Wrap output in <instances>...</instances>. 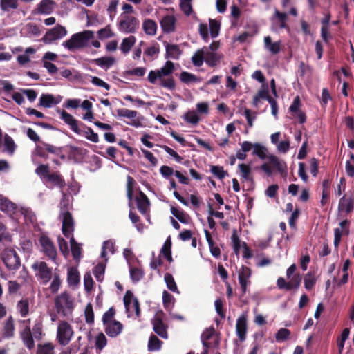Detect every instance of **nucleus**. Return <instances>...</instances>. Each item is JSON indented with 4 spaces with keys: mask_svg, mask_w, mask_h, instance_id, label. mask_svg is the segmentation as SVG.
<instances>
[{
    "mask_svg": "<svg viewBox=\"0 0 354 354\" xmlns=\"http://www.w3.org/2000/svg\"><path fill=\"white\" fill-rule=\"evenodd\" d=\"M68 283L70 286H77L80 282V274L77 269L71 268L68 271Z\"/></svg>",
    "mask_w": 354,
    "mask_h": 354,
    "instance_id": "38",
    "label": "nucleus"
},
{
    "mask_svg": "<svg viewBox=\"0 0 354 354\" xmlns=\"http://www.w3.org/2000/svg\"><path fill=\"white\" fill-rule=\"evenodd\" d=\"M239 168L241 171V177L245 180H251V168L249 165L245 164H240L239 165Z\"/></svg>",
    "mask_w": 354,
    "mask_h": 354,
    "instance_id": "52",
    "label": "nucleus"
},
{
    "mask_svg": "<svg viewBox=\"0 0 354 354\" xmlns=\"http://www.w3.org/2000/svg\"><path fill=\"white\" fill-rule=\"evenodd\" d=\"M57 112L60 115V119L70 127L71 131L77 134L82 133V130L79 128L77 120L72 115L64 110L58 109Z\"/></svg>",
    "mask_w": 354,
    "mask_h": 354,
    "instance_id": "14",
    "label": "nucleus"
},
{
    "mask_svg": "<svg viewBox=\"0 0 354 354\" xmlns=\"http://www.w3.org/2000/svg\"><path fill=\"white\" fill-rule=\"evenodd\" d=\"M4 147L6 151L10 154H12L15 150L16 145L14 142V140L10 136L8 135H6L4 138Z\"/></svg>",
    "mask_w": 354,
    "mask_h": 354,
    "instance_id": "51",
    "label": "nucleus"
},
{
    "mask_svg": "<svg viewBox=\"0 0 354 354\" xmlns=\"http://www.w3.org/2000/svg\"><path fill=\"white\" fill-rule=\"evenodd\" d=\"M67 34L68 31L66 28L60 24H57L55 27L48 29L43 36L41 40L46 44H51L57 40L62 39L66 36Z\"/></svg>",
    "mask_w": 354,
    "mask_h": 354,
    "instance_id": "7",
    "label": "nucleus"
},
{
    "mask_svg": "<svg viewBox=\"0 0 354 354\" xmlns=\"http://www.w3.org/2000/svg\"><path fill=\"white\" fill-rule=\"evenodd\" d=\"M151 322L153 331L161 338L167 339V326L164 324L162 319L155 317Z\"/></svg>",
    "mask_w": 354,
    "mask_h": 354,
    "instance_id": "19",
    "label": "nucleus"
},
{
    "mask_svg": "<svg viewBox=\"0 0 354 354\" xmlns=\"http://www.w3.org/2000/svg\"><path fill=\"white\" fill-rule=\"evenodd\" d=\"M214 334L213 329H206L201 335V342L204 348H209V344L207 341L212 337Z\"/></svg>",
    "mask_w": 354,
    "mask_h": 354,
    "instance_id": "58",
    "label": "nucleus"
},
{
    "mask_svg": "<svg viewBox=\"0 0 354 354\" xmlns=\"http://www.w3.org/2000/svg\"><path fill=\"white\" fill-rule=\"evenodd\" d=\"M39 245L43 253L50 260L55 262L57 250L53 242L48 236L41 234L39 239Z\"/></svg>",
    "mask_w": 354,
    "mask_h": 354,
    "instance_id": "11",
    "label": "nucleus"
},
{
    "mask_svg": "<svg viewBox=\"0 0 354 354\" xmlns=\"http://www.w3.org/2000/svg\"><path fill=\"white\" fill-rule=\"evenodd\" d=\"M61 100L62 97L59 95L55 97L52 94L43 93L39 97V105L44 108H51L59 104Z\"/></svg>",
    "mask_w": 354,
    "mask_h": 354,
    "instance_id": "16",
    "label": "nucleus"
},
{
    "mask_svg": "<svg viewBox=\"0 0 354 354\" xmlns=\"http://www.w3.org/2000/svg\"><path fill=\"white\" fill-rule=\"evenodd\" d=\"M32 336L36 339H40L42 336V324L40 321H36L32 328Z\"/></svg>",
    "mask_w": 354,
    "mask_h": 354,
    "instance_id": "63",
    "label": "nucleus"
},
{
    "mask_svg": "<svg viewBox=\"0 0 354 354\" xmlns=\"http://www.w3.org/2000/svg\"><path fill=\"white\" fill-rule=\"evenodd\" d=\"M136 202L139 212L142 214H146L149 207V201L146 195L140 192V196L136 198Z\"/></svg>",
    "mask_w": 354,
    "mask_h": 354,
    "instance_id": "29",
    "label": "nucleus"
},
{
    "mask_svg": "<svg viewBox=\"0 0 354 354\" xmlns=\"http://www.w3.org/2000/svg\"><path fill=\"white\" fill-rule=\"evenodd\" d=\"M80 135L84 136L87 140L94 143L98 142L99 141L98 134L95 133L91 127H86Z\"/></svg>",
    "mask_w": 354,
    "mask_h": 354,
    "instance_id": "44",
    "label": "nucleus"
},
{
    "mask_svg": "<svg viewBox=\"0 0 354 354\" xmlns=\"http://www.w3.org/2000/svg\"><path fill=\"white\" fill-rule=\"evenodd\" d=\"M162 301L165 308L169 310L173 307L174 297L167 291L165 290L162 293Z\"/></svg>",
    "mask_w": 354,
    "mask_h": 354,
    "instance_id": "45",
    "label": "nucleus"
},
{
    "mask_svg": "<svg viewBox=\"0 0 354 354\" xmlns=\"http://www.w3.org/2000/svg\"><path fill=\"white\" fill-rule=\"evenodd\" d=\"M52 277L53 280L49 286V289L52 293H56L60 288L62 281L59 275L56 272L53 274V276Z\"/></svg>",
    "mask_w": 354,
    "mask_h": 354,
    "instance_id": "46",
    "label": "nucleus"
},
{
    "mask_svg": "<svg viewBox=\"0 0 354 354\" xmlns=\"http://www.w3.org/2000/svg\"><path fill=\"white\" fill-rule=\"evenodd\" d=\"M157 28V24L152 19H145L142 23L143 30L148 35H155L156 34Z\"/></svg>",
    "mask_w": 354,
    "mask_h": 354,
    "instance_id": "32",
    "label": "nucleus"
},
{
    "mask_svg": "<svg viewBox=\"0 0 354 354\" xmlns=\"http://www.w3.org/2000/svg\"><path fill=\"white\" fill-rule=\"evenodd\" d=\"M93 62L97 66L106 71L112 67L115 62V59L113 57L104 56L93 59Z\"/></svg>",
    "mask_w": 354,
    "mask_h": 354,
    "instance_id": "26",
    "label": "nucleus"
},
{
    "mask_svg": "<svg viewBox=\"0 0 354 354\" xmlns=\"http://www.w3.org/2000/svg\"><path fill=\"white\" fill-rule=\"evenodd\" d=\"M73 336V330L71 325L66 321H62L57 326V339L60 345L68 344Z\"/></svg>",
    "mask_w": 354,
    "mask_h": 354,
    "instance_id": "8",
    "label": "nucleus"
},
{
    "mask_svg": "<svg viewBox=\"0 0 354 354\" xmlns=\"http://www.w3.org/2000/svg\"><path fill=\"white\" fill-rule=\"evenodd\" d=\"M164 279L167 287L169 290L174 292L179 293L177 285L174 281L173 276L169 273H166L164 277Z\"/></svg>",
    "mask_w": 354,
    "mask_h": 354,
    "instance_id": "43",
    "label": "nucleus"
},
{
    "mask_svg": "<svg viewBox=\"0 0 354 354\" xmlns=\"http://www.w3.org/2000/svg\"><path fill=\"white\" fill-rule=\"evenodd\" d=\"M68 238H70L71 249L73 259L75 261H80L82 258V248L75 241L72 234Z\"/></svg>",
    "mask_w": 354,
    "mask_h": 354,
    "instance_id": "33",
    "label": "nucleus"
},
{
    "mask_svg": "<svg viewBox=\"0 0 354 354\" xmlns=\"http://www.w3.org/2000/svg\"><path fill=\"white\" fill-rule=\"evenodd\" d=\"M86 322L92 324L94 322V313L93 306L91 304H88L84 310Z\"/></svg>",
    "mask_w": 354,
    "mask_h": 354,
    "instance_id": "56",
    "label": "nucleus"
},
{
    "mask_svg": "<svg viewBox=\"0 0 354 354\" xmlns=\"http://www.w3.org/2000/svg\"><path fill=\"white\" fill-rule=\"evenodd\" d=\"M272 22V30L277 31L280 29H289L286 24L288 19V14L286 12H280L277 9H275L274 15L271 17Z\"/></svg>",
    "mask_w": 354,
    "mask_h": 354,
    "instance_id": "13",
    "label": "nucleus"
},
{
    "mask_svg": "<svg viewBox=\"0 0 354 354\" xmlns=\"http://www.w3.org/2000/svg\"><path fill=\"white\" fill-rule=\"evenodd\" d=\"M46 183H50L51 185L57 186L60 188L65 185V182L62 176L57 173L49 174L44 180Z\"/></svg>",
    "mask_w": 354,
    "mask_h": 354,
    "instance_id": "30",
    "label": "nucleus"
},
{
    "mask_svg": "<svg viewBox=\"0 0 354 354\" xmlns=\"http://www.w3.org/2000/svg\"><path fill=\"white\" fill-rule=\"evenodd\" d=\"M165 47L166 50L165 58L166 59H178L182 54V51L180 49L178 45L176 44H170L168 43H165Z\"/></svg>",
    "mask_w": 354,
    "mask_h": 354,
    "instance_id": "21",
    "label": "nucleus"
},
{
    "mask_svg": "<svg viewBox=\"0 0 354 354\" xmlns=\"http://www.w3.org/2000/svg\"><path fill=\"white\" fill-rule=\"evenodd\" d=\"M267 149L260 143H254V147L252 151V154L258 156L261 160H265L266 156Z\"/></svg>",
    "mask_w": 354,
    "mask_h": 354,
    "instance_id": "42",
    "label": "nucleus"
},
{
    "mask_svg": "<svg viewBox=\"0 0 354 354\" xmlns=\"http://www.w3.org/2000/svg\"><path fill=\"white\" fill-rule=\"evenodd\" d=\"M158 80L160 81V85L163 88L169 90H174L176 87L175 81L172 77H169L166 79H164L163 77Z\"/></svg>",
    "mask_w": 354,
    "mask_h": 354,
    "instance_id": "54",
    "label": "nucleus"
},
{
    "mask_svg": "<svg viewBox=\"0 0 354 354\" xmlns=\"http://www.w3.org/2000/svg\"><path fill=\"white\" fill-rule=\"evenodd\" d=\"M130 277L133 283L138 282L143 277V272L137 268H130Z\"/></svg>",
    "mask_w": 354,
    "mask_h": 354,
    "instance_id": "49",
    "label": "nucleus"
},
{
    "mask_svg": "<svg viewBox=\"0 0 354 354\" xmlns=\"http://www.w3.org/2000/svg\"><path fill=\"white\" fill-rule=\"evenodd\" d=\"M0 7L2 11L9 12L18 7L17 0H0Z\"/></svg>",
    "mask_w": 354,
    "mask_h": 354,
    "instance_id": "40",
    "label": "nucleus"
},
{
    "mask_svg": "<svg viewBox=\"0 0 354 354\" xmlns=\"http://www.w3.org/2000/svg\"><path fill=\"white\" fill-rule=\"evenodd\" d=\"M104 327L106 334L110 337H115L118 336L123 328L122 324L116 320H114L113 322H109L104 325Z\"/></svg>",
    "mask_w": 354,
    "mask_h": 354,
    "instance_id": "18",
    "label": "nucleus"
},
{
    "mask_svg": "<svg viewBox=\"0 0 354 354\" xmlns=\"http://www.w3.org/2000/svg\"><path fill=\"white\" fill-rule=\"evenodd\" d=\"M281 44V42L280 41L272 42L270 36H266L264 37L265 49L273 55H276L280 52Z\"/></svg>",
    "mask_w": 354,
    "mask_h": 354,
    "instance_id": "25",
    "label": "nucleus"
},
{
    "mask_svg": "<svg viewBox=\"0 0 354 354\" xmlns=\"http://www.w3.org/2000/svg\"><path fill=\"white\" fill-rule=\"evenodd\" d=\"M184 120L190 124H196L199 122V117L196 111H189L187 113H186L184 115Z\"/></svg>",
    "mask_w": 354,
    "mask_h": 354,
    "instance_id": "48",
    "label": "nucleus"
},
{
    "mask_svg": "<svg viewBox=\"0 0 354 354\" xmlns=\"http://www.w3.org/2000/svg\"><path fill=\"white\" fill-rule=\"evenodd\" d=\"M247 331V319L246 316L241 315L236 320V333L239 337L240 341L243 342L246 338Z\"/></svg>",
    "mask_w": 354,
    "mask_h": 354,
    "instance_id": "17",
    "label": "nucleus"
},
{
    "mask_svg": "<svg viewBox=\"0 0 354 354\" xmlns=\"http://www.w3.org/2000/svg\"><path fill=\"white\" fill-rule=\"evenodd\" d=\"M160 26L163 32L170 33L175 29L176 20L172 15H166L160 20Z\"/></svg>",
    "mask_w": 354,
    "mask_h": 354,
    "instance_id": "24",
    "label": "nucleus"
},
{
    "mask_svg": "<svg viewBox=\"0 0 354 354\" xmlns=\"http://www.w3.org/2000/svg\"><path fill=\"white\" fill-rule=\"evenodd\" d=\"M55 3L53 0H41L37 5L35 12L42 15H50L54 10Z\"/></svg>",
    "mask_w": 354,
    "mask_h": 354,
    "instance_id": "22",
    "label": "nucleus"
},
{
    "mask_svg": "<svg viewBox=\"0 0 354 354\" xmlns=\"http://www.w3.org/2000/svg\"><path fill=\"white\" fill-rule=\"evenodd\" d=\"M161 253L169 261H172L171 252V241L169 239H167L165 242L163 246L161 248Z\"/></svg>",
    "mask_w": 354,
    "mask_h": 354,
    "instance_id": "55",
    "label": "nucleus"
},
{
    "mask_svg": "<svg viewBox=\"0 0 354 354\" xmlns=\"http://www.w3.org/2000/svg\"><path fill=\"white\" fill-rule=\"evenodd\" d=\"M56 311L63 317L71 315L75 304L74 299L66 291L58 295L55 299Z\"/></svg>",
    "mask_w": 354,
    "mask_h": 354,
    "instance_id": "3",
    "label": "nucleus"
},
{
    "mask_svg": "<svg viewBox=\"0 0 354 354\" xmlns=\"http://www.w3.org/2000/svg\"><path fill=\"white\" fill-rule=\"evenodd\" d=\"M16 209V205L6 197L0 195V209L8 214H12Z\"/></svg>",
    "mask_w": 354,
    "mask_h": 354,
    "instance_id": "31",
    "label": "nucleus"
},
{
    "mask_svg": "<svg viewBox=\"0 0 354 354\" xmlns=\"http://www.w3.org/2000/svg\"><path fill=\"white\" fill-rule=\"evenodd\" d=\"M304 287L307 290H311L316 283V279L311 272H308L304 279Z\"/></svg>",
    "mask_w": 354,
    "mask_h": 354,
    "instance_id": "50",
    "label": "nucleus"
},
{
    "mask_svg": "<svg viewBox=\"0 0 354 354\" xmlns=\"http://www.w3.org/2000/svg\"><path fill=\"white\" fill-rule=\"evenodd\" d=\"M21 339L24 345L28 348L32 349L35 346L34 340L30 326L27 325L20 333Z\"/></svg>",
    "mask_w": 354,
    "mask_h": 354,
    "instance_id": "23",
    "label": "nucleus"
},
{
    "mask_svg": "<svg viewBox=\"0 0 354 354\" xmlns=\"http://www.w3.org/2000/svg\"><path fill=\"white\" fill-rule=\"evenodd\" d=\"M268 163L281 174L286 172V165L283 161L280 160L277 156L274 155H270L268 157Z\"/></svg>",
    "mask_w": 354,
    "mask_h": 354,
    "instance_id": "27",
    "label": "nucleus"
},
{
    "mask_svg": "<svg viewBox=\"0 0 354 354\" xmlns=\"http://www.w3.org/2000/svg\"><path fill=\"white\" fill-rule=\"evenodd\" d=\"M175 70L174 64L171 61H167L163 66L157 70H151L148 74V81L153 84H156L158 80L171 75Z\"/></svg>",
    "mask_w": 354,
    "mask_h": 354,
    "instance_id": "5",
    "label": "nucleus"
},
{
    "mask_svg": "<svg viewBox=\"0 0 354 354\" xmlns=\"http://www.w3.org/2000/svg\"><path fill=\"white\" fill-rule=\"evenodd\" d=\"M32 268L37 272V274L42 280L44 284L48 283L53 276L52 268H49L44 261L34 263Z\"/></svg>",
    "mask_w": 354,
    "mask_h": 354,
    "instance_id": "12",
    "label": "nucleus"
},
{
    "mask_svg": "<svg viewBox=\"0 0 354 354\" xmlns=\"http://www.w3.org/2000/svg\"><path fill=\"white\" fill-rule=\"evenodd\" d=\"M136 41V39L133 35L124 38L120 44V50L124 55H127L135 45Z\"/></svg>",
    "mask_w": 354,
    "mask_h": 354,
    "instance_id": "28",
    "label": "nucleus"
},
{
    "mask_svg": "<svg viewBox=\"0 0 354 354\" xmlns=\"http://www.w3.org/2000/svg\"><path fill=\"white\" fill-rule=\"evenodd\" d=\"M123 301L128 317H131L135 313L136 317H138L140 314L139 302L131 291L126 292Z\"/></svg>",
    "mask_w": 354,
    "mask_h": 354,
    "instance_id": "9",
    "label": "nucleus"
},
{
    "mask_svg": "<svg viewBox=\"0 0 354 354\" xmlns=\"http://www.w3.org/2000/svg\"><path fill=\"white\" fill-rule=\"evenodd\" d=\"M192 62L194 66L200 67L205 62L203 48L198 49L193 55Z\"/></svg>",
    "mask_w": 354,
    "mask_h": 354,
    "instance_id": "39",
    "label": "nucleus"
},
{
    "mask_svg": "<svg viewBox=\"0 0 354 354\" xmlns=\"http://www.w3.org/2000/svg\"><path fill=\"white\" fill-rule=\"evenodd\" d=\"M17 311L22 317H26L29 313V302L27 299H21L17 304Z\"/></svg>",
    "mask_w": 354,
    "mask_h": 354,
    "instance_id": "41",
    "label": "nucleus"
},
{
    "mask_svg": "<svg viewBox=\"0 0 354 354\" xmlns=\"http://www.w3.org/2000/svg\"><path fill=\"white\" fill-rule=\"evenodd\" d=\"M115 117L119 120L127 118L129 121H124L127 125L131 126L135 128H140L144 127L142 123L144 117L142 115L138 116L136 111L130 110L127 109H118L116 110V115Z\"/></svg>",
    "mask_w": 354,
    "mask_h": 354,
    "instance_id": "4",
    "label": "nucleus"
},
{
    "mask_svg": "<svg viewBox=\"0 0 354 354\" xmlns=\"http://www.w3.org/2000/svg\"><path fill=\"white\" fill-rule=\"evenodd\" d=\"M114 243L112 241L108 240L103 243L102 252L100 256L102 258H106V251L109 250L110 252L113 254L114 252Z\"/></svg>",
    "mask_w": 354,
    "mask_h": 354,
    "instance_id": "53",
    "label": "nucleus"
},
{
    "mask_svg": "<svg viewBox=\"0 0 354 354\" xmlns=\"http://www.w3.org/2000/svg\"><path fill=\"white\" fill-rule=\"evenodd\" d=\"M62 198L60 202L59 218L62 223V230L66 237H69L74 230V222L71 214L68 212L70 205L69 196L62 192Z\"/></svg>",
    "mask_w": 354,
    "mask_h": 354,
    "instance_id": "2",
    "label": "nucleus"
},
{
    "mask_svg": "<svg viewBox=\"0 0 354 354\" xmlns=\"http://www.w3.org/2000/svg\"><path fill=\"white\" fill-rule=\"evenodd\" d=\"M2 260L6 268L12 272L18 270L21 266L20 258L14 249H5L2 253Z\"/></svg>",
    "mask_w": 354,
    "mask_h": 354,
    "instance_id": "6",
    "label": "nucleus"
},
{
    "mask_svg": "<svg viewBox=\"0 0 354 354\" xmlns=\"http://www.w3.org/2000/svg\"><path fill=\"white\" fill-rule=\"evenodd\" d=\"M162 342L160 341L156 335H151L148 342V350L151 352L158 351L160 350Z\"/></svg>",
    "mask_w": 354,
    "mask_h": 354,
    "instance_id": "36",
    "label": "nucleus"
},
{
    "mask_svg": "<svg viewBox=\"0 0 354 354\" xmlns=\"http://www.w3.org/2000/svg\"><path fill=\"white\" fill-rule=\"evenodd\" d=\"M180 80L185 84H189L192 82H200L201 79L196 77L195 75L187 71H183L180 74Z\"/></svg>",
    "mask_w": 354,
    "mask_h": 354,
    "instance_id": "37",
    "label": "nucleus"
},
{
    "mask_svg": "<svg viewBox=\"0 0 354 354\" xmlns=\"http://www.w3.org/2000/svg\"><path fill=\"white\" fill-rule=\"evenodd\" d=\"M95 37L93 31L90 30H83L75 33L71 37L62 42V46L70 52L87 48L90 46V41Z\"/></svg>",
    "mask_w": 354,
    "mask_h": 354,
    "instance_id": "1",
    "label": "nucleus"
},
{
    "mask_svg": "<svg viewBox=\"0 0 354 354\" xmlns=\"http://www.w3.org/2000/svg\"><path fill=\"white\" fill-rule=\"evenodd\" d=\"M15 334V324L14 320L12 317H9L4 325L3 327V337L5 338H11L14 336Z\"/></svg>",
    "mask_w": 354,
    "mask_h": 354,
    "instance_id": "34",
    "label": "nucleus"
},
{
    "mask_svg": "<svg viewBox=\"0 0 354 354\" xmlns=\"http://www.w3.org/2000/svg\"><path fill=\"white\" fill-rule=\"evenodd\" d=\"M211 172L220 180L223 179L227 175V172L221 166H212Z\"/></svg>",
    "mask_w": 354,
    "mask_h": 354,
    "instance_id": "64",
    "label": "nucleus"
},
{
    "mask_svg": "<svg viewBox=\"0 0 354 354\" xmlns=\"http://www.w3.org/2000/svg\"><path fill=\"white\" fill-rule=\"evenodd\" d=\"M159 52H160L159 45L157 43H156V44H153L152 46L147 47L144 50V55L147 57H152L154 55H158L159 53Z\"/></svg>",
    "mask_w": 354,
    "mask_h": 354,
    "instance_id": "62",
    "label": "nucleus"
},
{
    "mask_svg": "<svg viewBox=\"0 0 354 354\" xmlns=\"http://www.w3.org/2000/svg\"><path fill=\"white\" fill-rule=\"evenodd\" d=\"M139 28V21L133 16L126 15L118 23V30L125 34L134 33Z\"/></svg>",
    "mask_w": 354,
    "mask_h": 354,
    "instance_id": "10",
    "label": "nucleus"
},
{
    "mask_svg": "<svg viewBox=\"0 0 354 354\" xmlns=\"http://www.w3.org/2000/svg\"><path fill=\"white\" fill-rule=\"evenodd\" d=\"M115 314V310L113 307H111L106 312H105L102 316V322L103 325H106L109 322H113L114 320L113 319L114 315Z\"/></svg>",
    "mask_w": 354,
    "mask_h": 354,
    "instance_id": "60",
    "label": "nucleus"
},
{
    "mask_svg": "<svg viewBox=\"0 0 354 354\" xmlns=\"http://www.w3.org/2000/svg\"><path fill=\"white\" fill-rule=\"evenodd\" d=\"M338 209L339 211H344L346 213L351 212L353 209V202L350 198L343 196L340 198Z\"/></svg>",
    "mask_w": 354,
    "mask_h": 354,
    "instance_id": "35",
    "label": "nucleus"
},
{
    "mask_svg": "<svg viewBox=\"0 0 354 354\" xmlns=\"http://www.w3.org/2000/svg\"><path fill=\"white\" fill-rule=\"evenodd\" d=\"M239 282L243 294L247 291V287L250 284V278L252 274L251 270L246 266H242L241 269L239 271Z\"/></svg>",
    "mask_w": 354,
    "mask_h": 354,
    "instance_id": "15",
    "label": "nucleus"
},
{
    "mask_svg": "<svg viewBox=\"0 0 354 354\" xmlns=\"http://www.w3.org/2000/svg\"><path fill=\"white\" fill-rule=\"evenodd\" d=\"M220 30V23L215 19H209V32L212 38L218 37Z\"/></svg>",
    "mask_w": 354,
    "mask_h": 354,
    "instance_id": "47",
    "label": "nucleus"
},
{
    "mask_svg": "<svg viewBox=\"0 0 354 354\" xmlns=\"http://www.w3.org/2000/svg\"><path fill=\"white\" fill-rule=\"evenodd\" d=\"M105 266L103 264H98L93 269V274L97 281H102L104 279Z\"/></svg>",
    "mask_w": 354,
    "mask_h": 354,
    "instance_id": "57",
    "label": "nucleus"
},
{
    "mask_svg": "<svg viewBox=\"0 0 354 354\" xmlns=\"http://www.w3.org/2000/svg\"><path fill=\"white\" fill-rule=\"evenodd\" d=\"M97 36L100 39L103 40L114 36V33L112 32L109 26L104 28H101L97 31Z\"/></svg>",
    "mask_w": 354,
    "mask_h": 354,
    "instance_id": "59",
    "label": "nucleus"
},
{
    "mask_svg": "<svg viewBox=\"0 0 354 354\" xmlns=\"http://www.w3.org/2000/svg\"><path fill=\"white\" fill-rule=\"evenodd\" d=\"M290 335V331L288 329L282 328H280L277 334L275 335V338L277 342H283L286 340Z\"/></svg>",
    "mask_w": 354,
    "mask_h": 354,
    "instance_id": "61",
    "label": "nucleus"
},
{
    "mask_svg": "<svg viewBox=\"0 0 354 354\" xmlns=\"http://www.w3.org/2000/svg\"><path fill=\"white\" fill-rule=\"evenodd\" d=\"M205 62L211 67L216 66L221 59V56L209 50V48H203Z\"/></svg>",
    "mask_w": 354,
    "mask_h": 354,
    "instance_id": "20",
    "label": "nucleus"
}]
</instances>
